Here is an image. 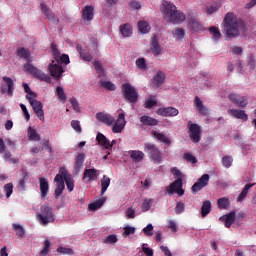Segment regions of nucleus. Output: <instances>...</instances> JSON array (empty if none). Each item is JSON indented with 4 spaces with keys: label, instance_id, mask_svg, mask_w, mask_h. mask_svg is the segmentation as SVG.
Here are the masks:
<instances>
[{
    "label": "nucleus",
    "instance_id": "obj_53",
    "mask_svg": "<svg viewBox=\"0 0 256 256\" xmlns=\"http://www.w3.org/2000/svg\"><path fill=\"white\" fill-rule=\"evenodd\" d=\"M50 247H51V242L49 240H45L44 248L40 251V256H47L49 254Z\"/></svg>",
    "mask_w": 256,
    "mask_h": 256
},
{
    "label": "nucleus",
    "instance_id": "obj_16",
    "mask_svg": "<svg viewBox=\"0 0 256 256\" xmlns=\"http://www.w3.org/2000/svg\"><path fill=\"white\" fill-rule=\"evenodd\" d=\"M157 113L161 117H177V115H179V110L175 107H163L159 108Z\"/></svg>",
    "mask_w": 256,
    "mask_h": 256
},
{
    "label": "nucleus",
    "instance_id": "obj_9",
    "mask_svg": "<svg viewBox=\"0 0 256 256\" xmlns=\"http://www.w3.org/2000/svg\"><path fill=\"white\" fill-rule=\"evenodd\" d=\"M188 133L192 143H199V141H201V126H199V124L189 121Z\"/></svg>",
    "mask_w": 256,
    "mask_h": 256
},
{
    "label": "nucleus",
    "instance_id": "obj_41",
    "mask_svg": "<svg viewBox=\"0 0 256 256\" xmlns=\"http://www.w3.org/2000/svg\"><path fill=\"white\" fill-rule=\"evenodd\" d=\"M55 95L57 99L61 101V103H65V101H67V94H65V90L63 89V87H56Z\"/></svg>",
    "mask_w": 256,
    "mask_h": 256
},
{
    "label": "nucleus",
    "instance_id": "obj_12",
    "mask_svg": "<svg viewBox=\"0 0 256 256\" xmlns=\"http://www.w3.org/2000/svg\"><path fill=\"white\" fill-rule=\"evenodd\" d=\"M40 9L45 19L51 21V23H54V25H59V18H57V16H55V13L47 7V4L40 3Z\"/></svg>",
    "mask_w": 256,
    "mask_h": 256
},
{
    "label": "nucleus",
    "instance_id": "obj_36",
    "mask_svg": "<svg viewBox=\"0 0 256 256\" xmlns=\"http://www.w3.org/2000/svg\"><path fill=\"white\" fill-rule=\"evenodd\" d=\"M211 213V201L206 200L201 206V216L203 218L207 217Z\"/></svg>",
    "mask_w": 256,
    "mask_h": 256
},
{
    "label": "nucleus",
    "instance_id": "obj_46",
    "mask_svg": "<svg viewBox=\"0 0 256 256\" xmlns=\"http://www.w3.org/2000/svg\"><path fill=\"white\" fill-rule=\"evenodd\" d=\"M117 241H119V239L117 238L116 235H109L107 236L102 243H104L105 245H115V243H117Z\"/></svg>",
    "mask_w": 256,
    "mask_h": 256
},
{
    "label": "nucleus",
    "instance_id": "obj_30",
    "mask_svg": "<svg viewBox=\"0 0 256 256\" xmlns=\"http://www.w3.org/2000/svg\"><path fill=\"white\" fill-rule=\"evenodd\" d=\"M181 187H183V178H177L174 182H172L169 185V187L167 188V191L169 195H173V193H175V190Z\"/></svg>",
    "mask_w": 256,
    "mask_h": 256
},
{
    "label": "nucleus",
    "instance_id": "obj_49",
    "mask_svg": "<svg viewBox=\"0 0 256 256\" xmlns=\"http://www.w3.org/2000/svg\"><path fill=\"white\" fill-rule=\"evenodd\" d=\"M209 179V174H203L197 181L202 187H207L209 185Z\"/></svg>",
    "mask_w": 256,
    "mask_h": 256
},
{
    "label": "nucleus",
    "instance_id": "obj_38",
    "mask_svg": "<svg viewBox=\"0 0 256 256\" xmlns=\"http://www.w3.org/2000/svg\"><path fill=\"white\" fill-rule=\"evenodd\" d=\"M150 29H151V27H149V23H147V21L141 20L138 22V31L142 35H147V33H149Z\"/></svg>",
    "mask_w": 256,
    "mask_h": 256
},
{
    "label": "nucleus",
    "instance_id": "obj_58",
    "mask_svg": "<svg viewBox=\"0 0 256 256\" xmlns=\"http://www.w3.org/2000/svg\"><path fill=\"white\" fill-rule=\"evenodd\" d=\"M143 233L147 237H153V224H148L145 228H143Z\"/></svg>",
    "mask_w": 256,
    "mask_h": 256
},
{
    "label": "nucleus",
    "instance_id": "obj_5",
    "mask_svg": "<svg viewBox=\"0 0 256 256\" xmlns=\"http://www.w3.org/2000/svg\"><path fill=\"white\" fill-rule=\"evenodd\" d=\"M38 223L40 225H49V223H53L55 221V213L53 212V208L49 204H44L40 207V212L36 214Z\"/></svg>",
    "mask_w": 256,
    "mask_h": 256
},
{
    "label": "nucleus",
    "instance_id": "obj_62",
    "mask_svg": "<svg viewBox=\"0 0 256 256\" xmlns=\"http://www.w3.org/2000/svg\"><path fill=\"white\" fill-rule=\"evenodd\" d=\"M174 35L178 38V39H183L185 37V30L183 28H176L174 30Z\"/></svg>",
    "mask_w": 256,
    "mask_h": 256
},
{
    "label": "nucleus",
    "instance_id": "obj_26",
    "mask_svg": "<svg viewBox=\"0 0 256 256\" xmlns=\"http://www.w3.org/2000/svg\"><path fill=\"white\" fill-rule=\"evenodd\" d=\"M165 72L163 71H158L157 74L153 78V85L155 89H159L163 83H165Z\"/></svg>",
    "mask_w": 256,
    "mask_h": 256
},
{
    "label": "nucleus",
    "instance_id": "obj_39",
    "mask_svg": "<svg viewBox=\"0 0 256 256\" xmlns=\"http://www.w3.org/2000/svg\"><path fill=\"white\" fill-rule=\"evenodd\" d=\"M109 185H111V178L104 175L101 180V195H105L107 189H109Z\"/></svg>",
    "mask_w": 256,
    "mask_h": 256
},
{
    "label": "nucleus",
    "instance_id": "obj_21",
    "mask_svg": "<svg viewBox=\"0 0 256 256\" xmlns=\"http://www.w3.org/2000/svg\"><path fill=\"white\" fill-rule=\"evenodd\" d=\"M95 7L93 6H85L82 9V19L83 21H93V17H95Z\"/></svg>",
    "mask_w": 256,
    "mask_h": 256
},
{
    "label": "nucleus",
    "instance_id": "obj_45",
    "mask_svg": "<svg viewBox=\"0 0 256 256\" xmlns=\"http://www.w3.org/2000/svg\"><path fill=\"white\" fill-rule=\"evenodd\" d=\"M183 159L184 161H186V163H191L192 165H195L197 163V158L193 156V154H191L190 152L184 153Z\"/></svg>",
    "mask_w": 256,
    "mask_h": 256
},
{
    "label": "nucleus",
    "instance_id": "obj_14",
    "mask_svg": "<svg viewBox=\"0 0 256 256\" xmlns=\"http://www.w3.org/2000/svg\"><path fill=\"white\" fill-rule=\"evenodd\" d=\"M54 181L57 184L54 195L56 199H59L63 195V191H65V182L63 181V176L59 173L55 176Z\"/></svg>",
    "mask_w": 256,
    "mask_h": 256
},
{
    "label": "nucleus",
    "instance_id": "obj_32",
    "mask_svg": "<svg viewBox=\"0 0 256 256\" xmlns=\"http://www.w3.org/2000/svg\"><path fill=\"white\" fill-rule=\"evenodd\" d=\"M251 187H255V183H253V184H246L244 186L242 192L236 198V201L238 203H241V202H243L245 200V197H247V194L249 193V189H251Z\"/></svg>",
    "mask_w": 256,
    "mask_h": 256
},
{
    "label": "nucleus",
    "instance_id": "obj_64",
    "mask_svg": "<svg viewBox=\"0 0 256 256\" xmlns=\"http://www.w3.org/2000/svg\"><path fill=\"white\" fill-rule=\"evenodd\" d=\"M135 233V227H131V226H126L124 228V232H123V235H133Z\"/></svg>",
    "mask_w": 256,
    "mask_h": 256
},
{
    "label": "nucleus",
    "instance_id": "obj_44",
    "mask_svg": "<svg viewBox=\"0 0 256 256\" xmlns=\"http://www.w3.org/2000/svg\"><path fill=\"white\" fill-rule=\"evenodd\" d=\"M101 87H104V89H107V91H115L117 89V86L111 81H100Z\"/></svg>",
    "mask_w": 256,
    "mask_h": 256
},
{
    "label": "nucleus",
    "instance_id": "obj_33",
    "mask_svg": "<svg viewBox=\"0 0 256 256\" xmlns=\"http://www.w3.org/2000/svg\"><path fill=\"white\" fill-rule=\"evenodd\" d=\"M130 157L135 161V163H140V161H143L145 153L141 150H132L130 151Z\"/></svg>",
    "mask_w": 256,
    "mask_h": 256
},
{
    "label": "nucleus",
    "instance_id": "obj_28",
    "mask_svg": "<svg viewBox=\"0 0 256 256\" xmlns=\"http://www.w3.org/2000/svg\"><path fill=\"white\" fill-rule=\"evenodd\" d=\"M76 49L81 57V59H83V61H88V62H91L93 61V56H91V54L89 53V51L87 50H84L83 49V46L81 45H77L76 46Z\"/></svg>",
    "mask_w": 256,
    "mask_h": 256
},
{
    "label": "nucleus",
    "instance_id": "obj_47",
    "mask_svg": "<svg viewBox=\"0 0 256 256\" xmlns=\"http://www.w3.org/2000/svg\"><path fill=\"white\" fill-rule=\"evenodd\" d=\"M217 205L219 209H227V207L230 205L229 199L225 197L220 198L217 201Z\"/></svg>",
    "mask_w": 256,
    "mask_h": 256
},
{
    "label": "nucleus",
    "instance_id": "obj_10",
    "mask_svg": "<svg viewBox=\"0 0 256 256\" xmlns=\"http://www.w3.org/2000/svg\"><path fill=\"white\" fill-rule=\"evenodd\" d=\"M2 79L5 83V85H2L0 87L2 95H5V93H7L9 97H13V91H15V82L13 81V79L7 76H4Z\"/></svg>",
    "mask_w": 256,
    "mask_h": 256
},
{
    "label": "nucleus",
    "instance_id": "obj_17",
    "mask_svg": "<svg viewBox=\"0 0 256 256\" xmlns=\"http://www.w3.org/2000/svg\"><path fill=\"white\" fill-rule=\"evenodd\" d=\"M150 50L153 53L154 57H159L162 52L161 45H159V38L155 35L150 41Z\"/></svg>",
    "mask_w": 256,
    "mask_h": 256
},
{
    "label": "nucleus",
    "instance_id": "obj_63",
    "mask_svg": "<svg viewBox=\"0 0 256 256\" xmlns=\"http://www.w3.org/2000/svg\"><path fill=\"white\" fill-rule=\"evenodd\" d=\"M205 186H202L200 182L196 181L192 186V193H199L201 189H203Z\"/></svg>",
    "mask_w": 256,
    "mask_h": 256
},
{
    "label": "nucleus",
    "instance_id": "obj_13",
    "mask_svg": "<svg viewBox=\"0 0 256 256\" xmlns=\"http://www.w3.org/2000/svg\"><path fill=\"white\" fill-rule=\"evenodd\" d=\"M188 26L190 27L192 33H199V31H204L205 28L203 24L197 20L193 14L188 15Z\"/></svg>",
    "mask_w": 256,
    "mask_h": 256
},
{
    "label": "nucleus",
    "instance_id": "obj_7",
    "mask_svg": "<svg viewBox=\"0 0 256 256\" xmlns=\"http://www.w3.org/2000/svg\"><path fill=\"white\" fill-rule=\"evenodd\" d=\"M23 69L26 73H30V75H33V77H35V79H38L39 81H44L45 83H51L52 81L51 76L45 74V72L29 62L24 64Z\"/></svg>",
    "mask_w": 256,
    "mask_h": 256
},
{
    "label": "nucleus",
    "instance_id": "obj_31",
    "mask_svg": "<svg viewBox=\"0 0 256 256\" xmlns=\"http://www.w3.org/2000/svg\"><path fill=\"white\" fill-rule=\"evenodd\" d=\"M151 134L154 137H156V139H158V141H161V143H164V145H168V147L171 146V139H169V137L165 136V134L159 133L155 130H153L151 132Z\"/></svg>",
    "mask_w": 256,
    "mask_h": 256
},
{
    "label": "nucleus",
    "instance_id": "obj_6",
    "mask_svg": "<svg viewBox=\"0 0 256 256\" xmlns=\"http://www.w3.org/2000/svg\"><path fill=\"white\" fill-rule=\"evenodd\" d=\"M144 151L148 155L149 160L152 163H162L163 162V154L157 145L153 143H145L144 144Z\"/></svg>",
    "mask_w": 256,
    "mask_h": 256
},
{
    "label": "nucleus",
    "instance_id": "obj_60",
    "mask_svg": "<svg viewBox=\"0 0 256 256\" xmlns=\"http://www.w3.org/2000/svg\"><path fill=\"white\" fill-rule=\"evenodd\" d=\"M136 65L138 69H147V63L145 61V58H139L136 60Z\"/></svg>",
    "mask_w": 256,
    "mask_h": 256
},
{
    "label": "nucleus",
    "instance_id": "obj_48",
    "mask_svg": "<svg viewBox=\"0 0 256 256\" xmlns=\"http://www.w3.org/2000/svg\"><path fill=\"white\" fill-rule=\"evenodd\" d=\"M222 165L226 169H229V167H231V165H233V157H231V156H224L222 158Z\"/></svg>",
    "mask_w": 256,
    "mask_h": 256
},
{
    "label": "nucleus",
    "instance_id": "obj_24",
    "mask_svg": "<svg viewBox=\"0 0 256 256\" xmlns=\"http://www.w3.org/2000/svg\"><path fill=\"white\" fill-rule=\"evenodd\" d=\"M96 141L98 142L101 147H104V149H113V144H111V141L107 139V137L100 132L96 136Z\"/></svg>",
    "mask_w": 256,
    "mask_h": 256
},
{
    "label": "nucleus",
    "instance_id": "obj_25",
    "mask_svg": "<svg viewBox=\"0 0 256 256\" xmlns=\"http://www.w3.org/2000/svg\"><path fill=\"white\" fill-rule=\"evenodd\" d=\"M140 123L146 127H155V125H159V120L151 116L144 115L140 118Z\"/></svg>",
    "mask_w": 256,
    "mask_h": 256
},
{
    "label": "nucleus",
    "instance_id": "obj_50",
    "mask_svg": "<svg viewBox=\"0 0 256 256\" xmlns=\"http://www.w3.org/2000/svg\"><path fill=\"white\" fill-rule=\"evenodd\" d=\"M151 203H153V199H145L141 205V209L143 213L149 211L151 209Z\"/></svg>",
    "mask_w": 256,
    "mask_h": 256
},
{
    "label": "nucleus",
    "instance_id": "obj_56",
    "mask_svg": "<svg viewBox=\"0 0 256 256\" xmlns=\"http://www.w3.org/2000/svg\"><path fill=\"white\" fill-rule=\"evenodd\" d=\"M168 229H170L173 233H177V231H179L177 222H175V220H169L168 221Z\"/></svg>",
    "mask_w": 256,
    "mask_h": 256
},
{
    "label": "nucleus",
    "instance_id": "obj_20",
    "mask_svg": "<svg viewBox=\"0 0 256 256\" xmlns=\"http://www.w3.org/2000/svg\"><path fill=\"white\" fill-rule=\"evenodd\" d=\"M194 105L200 115H203L204 117H207L209 115V109L203 105V101H201V98L199 96H196L194 98Z\"/></svg>",
    "mask_w": 256,
    "mask_h": 256
},
{
    "label": "nucleus",
    "instance_id": "obj_23",
    "mask_svg": "<svg viewBox=\"0 0 256 256\" xmlns=\"http://www.w3.org/2000/svg\"><path fill=\"white\" fill-rule=\"evenodd\" d=\"M235 210L231 211L228 214H225L224 216L220 217V221H224V225L225 227H227V229H229L231 227V225H233L235 223Z\"/></svg>",
    "mask_w": 256,
    "mask_h": 256
},
{
    "label": "nucleus",
    "instance_id": "obj_52",
    "mask_svg": "<svg viewBox=\"0 0 256 256\" xmlns=\"http://www.w3.org/2000/svg\"><path fill=\"white\" fill-rule=\"evenodd\" d=\"M103 200H98L94 203L89 204V210L90 211H97V209H101L103 207Z\"/></svg>",
    "mask_w": 256,
    "mask_h": 256
},
{
    "label": "nucleus",
    "instance_id": "obj_55",
    "mask_svg": "<svg viewBox=\"0 0 256 256\" xmlns=\"http://www.w3.org/2000/svg\"><path fill=\"white\" fill-rule=\"evenodd\" d=\"M183 211H185V203H183V202L176 203V207H175L176 215H181V213H183Z\"/></svg>",
    "mask_w": 256,
    "mask_h": 256
},
{
    "label": "nucleus",
    "instance_id": "obj_2",
    "mask_svg": "<svg viewBox=\"0 0 256 256\" xmlns=\"http://www.w3.org/2000/svg\"><path fill=\"white\" fill-rule=\"evenodd\" d=\"M162 15L167 23H172V25H181L187 19V16L183 11L178 10L175 4L164 1L161 7Z\"/></svg>",
    "mask_w": 256,
    "mask_h": 256
},
{
    "label": "nucleus",
    "instance_id": "obj_11",
    "mask_svg": "<svg viewBox=\"0 0 256 256\" xmlns=\"http://www.w3.org/2000/svg\"><path fill=\"white\" fill-rule=\"evenodd\" d=\"M59 175L62 177V181L66 183V187L68 191L71 193L73 189H75V181L73 180V176L69 174V171L65 168H60Z\"/></svg>",
    "mask_w": 256,
    "mask_h": 256
},
{
    "label": "nucleus",
    "instance_id": "obj_27",
    "mask_svg": "<svg viewBox=\"0 0 256 256\" xmlns=\"http://www.w3.org/2000/svg\"><path fill=\"white\" fill-rule=\"evenodd\" d=\"M83 163H85V153H78L74 164V171H76V173H79V171H81Z\"/></svg>",
    "mask_w": 256,
    "mask_h": 256
},
{
    "label": "nucleus",
    "instance_id": "obj_57",
    "mask_svg": "<svg viewBox=\"0 0 256 256\" xmlns=\"http://www.w3.org/2000/svg\"><path fill=\"white\" fill-rule=\"evenodd\" d=\"M71 127L76 131V133H81V124L79 123V120H72L71 121Z\"/></svg>",
    "mask_w": 256,
    "mask_h": 256
},
{
    "label": "nucleus",
    "instance_id": "obj_1",
    "mask_svg": "<svg viewBox=\"0 0 256 256\" xmlns=\"http://www.w3.org/2000/svg\"><path fill=\"white\" fill-rule=\"evenodd\" d=\"M52 53L54 55V60L49 64L48 71L50 72V75L55 79L56 81H59L61 77L63 76V73L65 72L63 70V63L65 65H69V55L63 54L61 55V52L59 49H57V45L52 44L51 45Z\"/></svg>",
    "mask_w": 256,
    "mask_h": 256
},
{
    "label": "nucleus",
    "instance_id": "obj_15",
    "mask_svg": "<svg viewBox=\"0 0 256 256\" xmlns=\"http://www.w3.org/2000/svg\"><path fill=\"white\" fill-rule=\"evenodd\" d=\"M30 105L38 119H40V121H45V111H43V102L37 100L32 102Z\"/></svg>",
    "mask_w": 256,
    "mask_h": 256
},
{
    "label": "nucleus",
    "instance_id": "obj_59",
    "mask_svg": "<svg viewBox=\"0 0 256 256\" xmlns=\"http://www.w3.org/2000/svg\"><path fill=\"white\" fill-rule=\"evenodd\" d=\"M155 105H157V101L151 98H148L145 101L144 107L145 109H152V107H155Z\"/></svg>",
    "mask_w": 256,
    "mask_h": 256
},
{
    "label": "nucleus",
    "instance_id": "obj_8",
    "mask_svg": "<svg viewBox=\"0 0 256 256\" xmlns=\"http://www.w3.org/2000/svg\"><path fill=\"white\" fill-rule=\"evenodd\" d=\"M122 97L128 103H135L139 100V94L137 93V88L130 83H124L121 86Z\"/></svg>",
    "mask_w": 256,
    "mask_h": 256
},
{
    "label": "nucleus",
    "instance_id": "obj_40",
    "mask_svg": "<svg viewBox=\"0 0 256 256\" xmlns=\"http://www.w3.org/2000/svg\"><path fill=\"white\" fill-rule=\"evenodd\" d=\"M28 139L29 141H41V135L37 133V130L30 126L28 128Z\"/></svg>",
    "mask_w": 256,
    "mask_h": 256
},
{
    "label": "nucleus",
    "instance_id": "obj_22",
    "mask_svg": "<svg viewBox=\"0 0 256 256\" xmlns=\"http://www.w3.org/2000/svg\"><path fill=\"white\" fill-rule=\"evenodd\" d=\"M228 113L231 117H234L235 119H241V121H248L249 119V115L245 113V110L230 109Z\"/></svg>",
    "mask_w": 256,
    "mask_h": 256
},
{
    "label": "nucleus",
    "instance_id": "obj_3",
    "mask_svg": "<svg viewBox=\"0 0 256 256\" xmlns=\"http://www.w3.org/2000/svg\"><path fill=\"white\" fill-rule=\"evenodd\" d=\"M222 26L223 34L229 39L239 37V27H241V22L238 21L235 13L228 12L223 19Z\"/></svg>",
    "mask_w": 256,
    "mask_h": 256
},
{
    "label": "nucleus",
    "instance_id": "obj_42",
    "mask_svg": "<svg viewBox=\"0 0 256 256\" xmlns=\"http://www.w3.org/2000/svg\"><path fill=\"white\" fill-rule=\"evenodd\" d=\"M208 31L213 36L212 38L214 39V41H219V39H221V31L219 30V28L212 26L208 29Z\"/></svg>",
    "mask_w": 256,
    "mask_h": 256
},
{
    "label": "nucleus",
    "instance_id": "obj_18",
    "mask_svg": "<svg viewBox=\"0 0 256 256\" xmlns=\"http://www.w3.org/2000/svg\"><path fill=\"white\" fill-rule=\"evenodd\" d=\"M229 100L232 103H235L237 107H242V109H245V107H247V104H248L247 99L245 97H240L237 94H230Z\"/></svg>",
    "mask_w": 256,
    "mask_h": 256
},
{
    "label": "nucleus",
    "instance_id": "obj_19",
    "mask_svg": "<svg viewBox=\"0 0 256 256\" xmlns=\"http://www.w3.org/2000/svg\"><path fill=\"white\" fill-rule=\"evenodd\" d=\"M39 187H40L41 198L45 199L49 193V180H47L45 177H40Z\"/></svg>",
    "mask_w": 256,
    "mask_h": 256
},
{
    "label": "nucleus",
    "instance_id": "obj_43",
    "mask_svg": "<svg viewBox=\"0 0 256 256\" xmlns=\"http://www.w3.org/2000/svg\"><path fill=\"white\" fill-rule=\"evenodd\" d=\"M219 9H221V3H214L206 8V13L207 15H213V13H217Z\"/></svg>",
    "mask_w": 256,
    "mask_h": 256
},
{
    "label": "nucleus",
    "instance_id": "obj_4",
    "mask_svg": "<svg viewBox=\"0 0 256 256\" xmlns=\"http://www.w3.org/2000/svg\"><path fill=\"white\" fill-rule=\"evenodd\" d=\"M102 123H104V125H107L108 127H111V125H113V133H122L123 129H125V125H127V120H125V113H120L116 121L115 117L108 114V116Z\"/></svg>",
    "mask_w": 256,
    "mask_h": 256
},
{
    "label": "nucleus",
    "instance_id": "obj_37",
    "mask_svg": "<svg viewBox=\"0 0 256 256\" xmlns=\"http://www.w3.org/2000/svg\"><path fill=\"white\" fill-rule=\"evenodd\" d=\"M13 231H15L18 239H23L25 237V228L21 224H12Z\"/></svg>",
    "mask_w": 256,
    "mask_h": 256
},
{
    "label": "nucleus",
    "instance_id": "obj_61",
    "mask_svg": "<svg viewBox=\"0 0 256 256\" xmlns=\"http://www.w3.org/2000/svg\"><path fill=\"white\" fill-rule=\"evenodd\" d=\"M70 103L72 105V109H74V111H76V113H79L80 108H79V102L77 101V98L72 97L70 99Z\"/></svg>",
    "mask_w": 256,
    "mask_h": 256
},
{
    "label": "nucleus",
    "instance_id": "obj_29",
    "mask_svg": "<svg viewBox=\"0 0 256 256\" xmlns=\"http://www.w3.org/2000/svg\"><path fill=\"white\" fill-rule=\"evenodd\" d=\"M85 179H88V181H95L97 180V169H86L83 174L82 181H85Z\"/></svg>",
    "mask_w": 256,
    "mask_h": 256
},
{
    "label": "nucleus",
    "instance_id": "obj_34",
    "mask_svg": "<svg viewBox=\"0 0 256 256\" xmlns=\"http://www.w3.org/2000/svg\"><path fill=\"white\" fill-rule=\"evenodd\" d=\"M17 56L20 57V59H24L25 61H31V52L25 47L19 48L17 50Z\"/></svg>",
    "mask_w": 256,
    "mask_h": 256
},
{
    "label": "nucleus",
    "instance_id": "obj_51",
    "mask_svg": "<svg viewBox=\"0 0 256 256\" xmlns=\"http://www.w3.org/2000/svg\"><path fill=\"white\" fill-rule=\"evenodd\" d=\"M4 193L7 199H9L11 195H13V183H7L6 185H4Z\"/></svg>",
    "mask_w": 256,
    "mask_h": 256
},
{
    "label": "nucleus",
    "instance_id": "obj_54",
    "mask_svg": "<svg viewBox=\"0 0 256 256\" xmlns=\"http://www.w3.org/2000/svg\"><path fill=\"white\" fill-rule=\"evenodd\" d=\"M26 99L29 101L30 105L32 103H35V101H38L37 100V93H35L33 90L28 92L27 95H26Z\"/></svg>",
    "mask_w": 256,
    "mask_h": 256
},
{
    "label": "nucleus",
    "instance_id": "obj_35",
    "mask_svg": "<svg viewBox=\"0 0 256 256\" xmlns=\"http://www.w3.org/2000/svg\"><path fill=\"white\" fill-rule=\"evenodd\" d=\"M120 33L124 37H131L133 35V28L130 24H123L120 26Z\"/></svg>",
    "mask_w": 256,
    "mask_h": 256
}]
</instances>
